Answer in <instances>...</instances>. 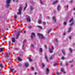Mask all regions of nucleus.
Masks as SVG:
<instances>
[{"instance_id": "nucleus-19", "label": "nucleus", "mask_w": 75, "mask_h": 75, "mask_svg": "<svg viewBox=\"0 0 75 75\" xmlns=\"http://www.w3.org/2000/svg\"><path fill=\"white\" fill-rule=\"evenodd\" d=\"M62 52H63V55H65V51L64 50H62Z\"/></svg>"}, {"instance_id": "nucleus-2", "label": "nucleus", "mask_w": 75, "mask_h": 75, "mask_svg": "<svg viewBox=\"0 0 75 75\" xmlns=\"http://www.w3.org/2000/svg\"><path fill=\"white\" fill-rule=\"evenodd\" d=\"M37 35L40 38H41V39H44V36L42 35V34H41L40 33H37Z\"/></svg>"}, {"instance_id": "nucleus-23", "label": "nucleus", "mask_w": 75, "mask_h": 75, "mask_svg": "<svg viewBox=\"0 0 75 75\" xmlns=\"http://www.w3.org/2000/svg\"><path fill=\"white\" fill-rule=\"evenodd\" d=\"M37 27L38 28H40V29H42V27L40 26H37Z\"/></svg>"}, {"instance_id": "nucleus-1", "label": "nucleus", "mask_w": 75, "mask_h": 75, "mask_svg": "<svg viewBox=\"0 0 75 75\" xmlns=\"http://www.w3.org/2000/svg\"><path fill=\"white\" fill-rule=\"evenodd\" d=\"M11 0H6V7H8L9 6V5L10 4V1Z\"/></svg>"}, {"instance_id": "nucleus-12", "label": "nucleus", "mask_w": 75, "mask_h": 75, "mask_svg": "<svg viewBox=\"0 0 75 75\" xmlns=\"http://www.w3.org/2000/svg\"><path fill=\"white\" fill-rule=\"evenodd\" d=\"M11 40L12 42H15V38H12Z\"/></svg>"}, {"instance_id": "nucleus-27", "label": "nucleus", "mask_w": 75, "mask_h": 75, "mask_svg": "<svg viewBox=\"0 0 75 75\" xmlns=\"http://www.w3.org/2000/svg\"><path fill=\"white\" fill-rule=\"evenodd\" d=\"M42 48H40V49L39 51L40 52H42Z\"/></svg>"}, {"instance_id": "nucleus-30", "label": "nucleus", "mask_w": 75, "mask_h": 75, "mask_svg": "<svg viewBox=\"0 0 75 75\" xmlns=\"http://www.w3.org/2000/svg\"><path fill=\"white\" fill-rule=\"evenodd\" d=\"M51 31V29L49 30L47 32V34H49V33H50V31Z\"/></svg>"}, {"instance_id": "nucleus-61", "label": "nucleus", "mask_w": 75, "mask_h": 75, "mask_svg": "<svg viewBox=\"0 0 75 75\" xmlns=\"http://www.w3.org/2000/svg\"><path fill=\"white\" fill-rule=\"evenodd\" d=\"M24 33H25V31H24Z\"/></svg>"}, {"instance_id": "nucleus-60", "label": "nucleus", "mask_w": 75, "mask_h": 75, "mask_svg": "<svg viewBox=\"0 0 75 75\" xmlns=\"http://www.w3.org/2000/svg\"><path fill=\"white\" fill-rule=\"evenodd\" d=\"M15 0H13V1L14 2Z\"/></svg>"}, {"instance_id": "nucleus-43", "label": "nucleus", "mask_w": 75, "mask_h": 75, "mask_svg": "<svg viewBox=\"0 0 75 75\" xmlns=\"http://www.w3.org/2000/svg\"><path fill=\"white\" fill-rule=\"evenodd\" d=\"M66 24H67V23H66V22H64V25H66Z\"/></svg>"}, {"instance_id": "nucleus-11", "label": "nucleus", "mask_w": 75, "mask_h": 75, "mask_svg": "<svg viewBox=\"0 0 75 75\" xmlns=\"http://www.w3.org/2000/svg\"><path fill=\"white\" fill-rule=\"evenodd\" d=\"M27 21H28L29 22L30 21V18L28 16H27Z\"/></svg>"}, {"instance_id": "nucleus-35", "label": "nucleus", "mask_w": 75, "mask_h": 75, "mask_svg": "<svg viewBox=\"0 0 75 75\" xmlns=\"http://www.w3.org/2000/svg\"><path fill=\"white\" fill-rule=\"evenodd\" d=\"M30 46L31 47H33V48H34V45H33V44H31Z\"/></svg>"}, {"instance_id": "nucleus-22", "label": "nucleus", "mask_w": 75, "mask_h": 75, "mask_svg": "<svg viewBox=\"0 0 75 75\" xmlns=\"http://www.w3.org/2000/svg\"><path fill=\"white\" fill-rule=\"evenodd\" d=\"M3 48H1L0 49V52H3Z\"/></svg>"}, {"instance_id": "nucleus-34", "label": "nucleus", "mask_w": 75, "mask_h": 75, "mask_svg": "<svg viewBox=\"0 0 75 75\" xmlns=\"http://www.w3.org/2000/svg\"><path fill=\"white\" fill-rule=\"evenodd\" d=\"M71 28H69V32H70V31H71Z\"/></svg>"}, {"instance_id": "nucleus-29", "label": "nucleus", "mask_w": 75, "mask_h": 75, "mask_svg": "<svg viewBox=\"0 0 75 75\" xmlns=\"http://www.w3.org/2000/svg\"><path fill=\"white\" fill-rule=\"evenodd\" d=\"M51 31V29L49 30L47 32V34H49V33H50V31Z\"/></svg>"}, {"instance_id": "nucleus-28", "label": "nucleus", "mask_w": 75, "mask_h": 75, "mask_svg": "<svg viewBox=\"0 0 75 75\" xmlns=\"http://www.w3.org/2000/svg\"><path fill=\"white\" fill-rule=\"evenodd\" d=\"M42 68H44V66H45L44 64L43 63L42 64Z\"/></svg>"}, {"instance_id": "nucleus-41", "label": "nucleus", "mask_w": 75, "mask_h": 75, "mask_svg": "<svg viewBox=\"0 0 75 75\" xmlns=\"http://www.w3.org/2000/svg\"><path fill=\"white\" fill-rule=\"evenodd\" d=\"M29 28L30 29L32 28V26H29Z\"/></svg>"}, {"instance_id": "nucleus-63", "label": "nucleus", "mask_w": 75, "mask_h": 75, "mask_svg": "<svg viewBox=\"0 0 75 75\" xmlns=\"http://www.w3.org/2000/svg\"><path fill=\"white\" fill-rule=\"evenodd\" d=\"M69 62H72L70 61Z\"/></svg>"}, {"instance_id": "nucleus-24", "label": "nucleus", "mask_w": 75, "mask_h": 75, "mask_svg": "<svg viewBox=\"0 0 75 75\" xmlns=\"http://www.w3.org/2000/svg\"><path fill=\"white\" fill-rule=\"evenodd\" d=\"M61 71L62 72H64V69H61Z\"/></svg>"}, {"instance_id": "nucleus-3", "label": "nucleus", "mask_w": 75, "mask_h": 75, "mask_svg": "<svg viewBox=\"0 0 75 75\" xmlns=\"http://www.w3.org/2000/svg\"><path fill=\"white\" fill-rule=\"evenodd\" d=\"M21 10H22V7H19V8L18 10V14L20 15V14H21Z\"/></svg>"}, {"instance_id": "nucleus-16", "label": "nucleus", "mask_w": 75, "mask_h": 75, "mask_svg": "<svg viewBox=\"0 0 75 75\" xmlns=\"http://www.w3.org/2000/svg\"><path fill=\"white\" fill-rule=\"evenodd\" d=\"M29 65L28 63H26L25 64V67H27Z\"/></svg>"}, {"instance_id": "nucleus-33", "label": "nucleus", "mask_w": 75, "mask_h": 75, "mask_svg": "<svg viewBox=\"0 0 75 75\" xmlns=\"http://www.w3.org/2000/svg\"><path fill=\"white\" fill-rule=\"evenodd\" d=\"M40 2L41 4H43V3H42V1H41V0H40Z\"/></svg>"}, {"instance_id": "nucleus-56", "label": "nucleus", "mask_w": 75, "mask_h": 75, "mask_svg": "<svg viewBox=\"0 0 75 75\" xmlns=\"http://www.w3.org/2000/svg\"><path fill=\"white\" fill-rule=\"evenodd\" d=\"M71 67H73V65H71Z\"/></svg>"}, {"instance_id": "nucleus-55", "label": "nucleus", "mask_w": 75, "mask_h": 75, "mask_svg": "<svg viewBox=\"0 0 75 75\" xmlns=\"http://www.w3.org/2000/svg\"><path fill=\"white\" fill-rule=\"evenodd\" d=\"M1 71L0 70V74H1Z\"/></svg>"}, {"instance_id": "nucleus-62", "label": "nucleus", "mask_w": 75, "mask_h": 75, "mask_svg": "<svg viewBox=\"0 0 75 75\" xmlns=\"http://www.w3.org/2000/svg\"><path fill=\"white\" fill-rule=\"evenodd\" d=\"M4 38H5V36L4 37Z\"/></svg>"}, {"instance_id": "nucleus-64", "label": "nucleus", "mask_w": 75, "mask_h": 75, "mask_svg": "<svg viewBox=\"0 0 75 75\" xmlns=\"http://www.w3.org/2000/svg\"><path fill=\"white\" fill-rule=\"evenodd\" d=\"M9 43H10V42H9Z\"/></svg>"}, {"instance_id": "nucleus-58", "label": "nucleus", "mask_w": 75, "mask_h": 75, "mask_svg": "<svg viewBox=\"0 0 75 75\" xmlns=\"http://www.w3.org/2000/svg\"><path fill=\"white\" fill-rule=\"evenodd\" d=\"M67 8H68V6H67Z\"/></svg>"}, {"instance_id": "nucleus-53", "label": "nucleus", "mask_w": 75, "mask_h": 75, "mask_svg": "<svg viewBox=\"0 0 75 75\" xmlns=\"http://www.w3.org/2000/svg\"><path fill=\"white\" fill-rule=\"evenodd\" d=\"M47 18H48V19H50V17H47Z\"/></svg>"}, {"instance_id": "nucleus-10", "label": "nucleus", "mask_w": 75, "mask_h": 75, "mask_svg": "<svg viewBox=\"0 0 75 75\" xmlns=\"http://www.w3.org/2000/svg\"><path fill=\"white\" fill-rule=\"evenodd\" d=\"M26 42V40H25L23 41V45L22 46V47H23V50H24V43H25V42Z\"/></svg>"}, {"instance_id": "nucleus-8", "label": "nucleus", "mask_w": 75, "mask_h": 75, "mask_svg": "<svg viewBox=\"0 0 75 75\" xmlns=\"http://www.w3.org/2000/svg\"><path fill=\"white\" fill-rule=\"evenodd\" d=\"M50 52L52 53L53 51V47L52 46L50 50Z\"/></svg>"}, {"instance_id": "nucleus-51", "label": "nucleus", "mask_w": 75, "mask_h": 75, "mask_svg": "<svg viewBox=\"0 0 75 75\" xmlns=\"http://www.w3.org/2000/svg\"><path fill=\"white\" fill-rule=\"evenodd\" d=\"M70 3H72V1L71 0L70 1Z\"/></svg>"}, {"instance_id": "nucleus-40", "label": "nucleus", "mask_w": 75, "mask_h": 75, "mask_svg": "<svg viewBox=\"0 0 75 75\" xmlns=\"http://www.w3.org/2000/svg\"><path fill=\"white\" fill-rule=\"evenodd\" d=\"M46 24V23L45 22H43V24H44V25H45Z\"/></svg>"}, {"instance_id": "nucleus-57", "label": "nucleus", "mask_w": 75, "mask_h": 75, "mask_svg": "<svg viewBox=\"0 0 75 75\" xmlns=\"http://www.w3.org/2000/svg\"><path fill=\"white\" fill-rule=\"evenodd\" d=\"M74 10H75V8L73 9Z\"/></svg>"}, {"instance_id": "nucleus-14", "label": "nucleus", "mask_w": 75, "mask_h": 75, "mask_svg": "<svg viewBox=\"0 0 75 75\" xmlns=\"http://www.w3.org/2000/svg\"><path fill=\"white\" fill-rule=\"evenodd\" d=\"M57 10L58 11L60 10V6H57Z\"/></svg>"}, {"instance_id": "nucleus-54", "label": "nucleus", "mask_w": 75, "mask_h": 75, "mask_svg": "<svg viewBox=\"0 0 75 75\" xmlns=\"http://www.w3.org/2000/svg\"><path fill=\"white\" fill-rule=\"evenodd\" d=\"M19 65H20V66H21V64H19Z\"/></svg>"}, {"instance_id": "nucleus-38", "label": "nucleus", "mask_w": 75, "mask_h": 75, "mask_svg": "<svg viewBox=\"0 0 75 75\" xmlns=\"http://www.w3.org/2000/svg\"><path fill=\"white\" fill-rule=\"evenodd\" d=\"M69 50H70L71 52H72V49L71 48H69Z\"/></svg>"}, {"instance_id": "nucleus-15", "label": "nucleus", "mask_w": 75, "mask_h": 75, "mask_svg": "<svg viewBox=\"0 0 75 75\" xmlns=\"http://www.w3.org/2000/svg\"><path fill=\"white\" fill-rule=\"evenodd\" d=\"M17 59L18 61H21L22 60V59H21V58H20L19 57H17Z\"/></svg>"}, {"instance_id": "nucleus-49", "label": "nucleus", "mask_w": 75, "mask_h": 75, "mask_svg": "<svg viewBox=\"0 0 75 75\" xmlns=\"http://www.w3.org/2000/svg\"><path fill=\"white\" fill-rule=\"evenodd\" d=\"M69 39L70 40H71V36H69Z\"/></svg>"}, {"instance_id": "nucleus-36", "label": "nucleus", "mask_w": 75, "mask_h": 75, "mask_svg": "<svg viewBox=\"0 0 75 75\" xmlns=\"http://www.w3.org/2000/svg\"><path fill=\"white\" fill-rule=\"evenodd\" d=\"M57 65V63H55L53 65L54 66H56Z\"/></svg>"}, {"instance_id": "nucleus-37", "label": "nucleus", "mask_w": 75, "mask_h": 75, "mask_svg": "<svg viewBox=\"0 0 75 75\" xmlns=\"http://www.w3.org/2000/svg\"><path fill=\"white\" fill-rule=\"evenodd\" d=\"M14 18H15L16 19L17 18V16L15 15V16H14Z\"/></svg>"}, {"instance_id": "nucleus-4", "label": "nucleus", "mask_w": 75, "mask_h": 75, "mask_svg": "<svg viewBox=\"0 0 75 75\" xmlns=\"http://www.w3.org/2000/svg\"><path fill=\"white\" fill-rule=\"evenodd\" d=\"M69 22L70 23L71 22H72V23L70 24V25L71 26L74 24V20H73V18H71Z\"/></svg>"}, {"instance_id": "nucleus-25", "label": "nucleus", "mask_w": 75, "mask_h": 75, "mask_svg": "<svg viewBox=\"0 0 75 75\" xmlns=\"http://www.w3.org/2000/svg\"><path fill=\"white\" fill-rule=\"evenodd\" d=\"M0 67H3V66L1 63H0Z\"/></svg>"}, {"instance_id": "nucleus-32", "label": "nucleus", "mask_w": 75, "mask_h": 75, "mask_svg": "<svg viewBox=\"0 0 75 75\" xmlns=\"http://www.w3.org/2000/svg\"><path fill=\"white\" fill-rule=\"evenodd\" d=\"M10 69L11 71L12 72H13V69L11 68H10Z\"/></svg>"}, {"instance_id": "nucleus-50", "label": "nucleus", "mask_w": 75, "mask_h": 75, "mask_svg": "<svg viewBox=\"0 0 75 75\" xmlns=\"http://www.w3.org/2000/svg\"><path fill=\"white\" fill-rule=\"evenodd\" d=\"M64 35H65V33H63Z\"/></svg>"}, {"instance_id": "nucleus-31", "label": "nucleus", "mask_w": 75, "mask_h": 75, "mask_svg": "<svg viewBox=\"0 0 75 75\" xmlns=\"http://www.w3.org/2000/svg\"><path fill=\"white\" fill-rule=\"evenodd\" d=\"M29 60L30 62H32V60H31V58H29Z\"/></svg>"}, {"instance_id": "nucleus-18", "label": "nucleus", "mask_w": 75, "mask_h": 75, "mask_svg": "<svg viewBox=\"0 0 75 75\" xmlns=\"http://www.w3.org/2000/svg\"><path fill=\"white\" fill-rule=\"evenodd\" d=\"M25 6L23 9L24 10H25V9L26 8V7H27V3H25Z\"/></svg>"}, {"instance_id": "nucleus-21", "label": "nucleus", "mask_w": 75, "mask_h": 75, "mask_svg": "<svg viewBox=\"0 0 75 75\" xmlns=\"http://www.w3.org/2000/svg\"><path fill=\"white\" fill-rule=\"evenodd\" d=\"M45 59H46L47 61H48V59H47V55H45Z\"/></svg>"}, {"instance_id": "nucleus-46", "label": "nucleus", "mask_w": 75, "mask_h": 75, "mask_svg": "<svg viewBox=\"0 0 75 75\" xmlns=\"http://www.w3.org/2000/svg\"><path fill=\"white\" fill-rule=\"evenodd\" d=\"M68 65V64L67 63H66V65Z\"/></svg>"}, {"instance_id": "nucleus-26", "label": "nucleus", "mask_w": 75, "mask_h": 75, "mask_svg": "<svg viewBox=\"0 0 75 75\" xmlns=\"http://www.w3.org/2000/svg\"><path fill=\"white\" fill-rule=\"evenodd\" d=\"M38 23L39 24H40L41 23V21L39 20L38 22Z\"/></svg>"}, {"instance_id": "nucleus-39", "label": "nucleus", "mask_w": 75, "mask_h": 75, "mask_svg": "<svg viewBox=\"0 0 75 75\" xmlns=\"http://www.w3.org/2000/svg\"><path fill=\"white\" fill-rule=\"evenodd\" d=\"M65 59V58L64 57H62V59Z\"/></svg>"}, {"instance_id": "nucleus-59", "label": "nucleus", "mask_w": 75, "mask_h": 75, "mask_svg": "<svg viewBox=\"0 0 75 75\" xmlns=\"http://www.w3.org/2000/svg\"><path fill=\"white\" fill-rule=\"evenodd\" d=\"M74 15H75V12L74 13Z\"/></svg>"}, {"instance_id": "nucleus-20", "label": "nucleus", "mask_w": 75, "mask_h": 75, "mask_svg": "<svg viewBox=\"0 0 75 75\" xmlns=\"http://www.w3.org/2000/svg\"><path fill=\"white\" fill-rule=\"evenodd\" d=\"M58 2V1H56L54 2H53V4H56V3H57Z\"/></svg>"}, {"instance_id": "nucleus-48", "label": "nucleus", "mask_w": 75, "mask_h": 75, "mask_svg": "<svg viewBox=\"0 0 75 75\" xmlns=\"http://www.w3.org/2000/svg\"><path fill=\"white\" fill-rule=\"evenodd\" d=\"M52 57H51L50 58V59H52Z\"/></svg>"}, {"instance_id": "nucleus-5", "label": "nucleus", "mask_w": 75, "mask_h": 75, "mask_svg": "<svg viewBox=\"0 0 75 75\" xmlns=\"http://www.w3.org/2000/svg\"><path fill=\"white\" fill-rule=\"evenodd\" d=\"M34 37H35V33H32L30 38H31L33 39Z\"/></svg>"}, {"instance_id": "nucleus-13", "label": "nucleus", "mask_w": 75, "mask_h": 75, "mask_svg": "<svg viewBox=\"0 0 75 75\" xmlns=\"http://www.w3.org/2000/svg\"><path fill=\"white\" fill-rule=\"evenodd\" d=\"M52 18L53 20L55 22H56V20L57 19H56V18L55 17V16H53L52 17Z\"/></svg>"}, {"instance_id": "nucleus-17", "label": "nucleus", "mask_w": 75, "mask_h": 75, "mask_svg": "<svg viewBox=\"0 0 75 75\" xmlns=\"http://www.w3.org/2000/svg\"><path fill=\"white\" fill-rule=\"evenodd\" d=\"M34 9V7L32 6H30V10H33Z\"/></svg>"}, {"instance_id": "nucleus-9", "label": "nucleus", "mask_w": 75, "mask_h": 75, "mask_svg": "<svg viewBox=\"0 0 75 75\" xmlns=\"http://www.w3.org/2000/svg\"><path fill=\"white\" fill-rule=\"evenodd\" d=\"M5 54H6V58H8V56L10 55L9 53H7V52H6L5 53Z\"/></svg>"}, {"instance_id": "nucleus-42", "label": "nucleus", "mask_w": 75, "mask_h": 75, "mask_svg": "<svg viewBox=\"0 0 75 75\" xmlns=\"http://www.w3.org/2000/svg\"><path fill=\"white\" fill-rule=\"evenodd\" d=\"M31 69H32V70H34V67H32Z\"/></svg>"}, {"instance_id": "nucleus-45", "label": "nucleus", "mask_w": 75, "mask_h": 75, "mask_svg": "<svg viewBox=\"0 0 75 75\" xmlns=\"http://www.w3.org/2000/svg\"><path fill=\"white\" fill-rule=\"evenodd\" d=\"M45 48L46 49H47V46L45 45Z\"/></svg>"}, {"instance_id": "nucleus-52", "label": "nucleus", "mask_w": 75, "mask_h": 75, "mask_svg": "<svg viewBox=\"0 0 75 75\" xmlns=\"http://www.w3.org/2000/svg\"><path fill=\"white\" fill-rule=\"evenodd\" d=\"M37 74V72H35L34 73V75H36Z\"/></svg>"}, {"instance_id": "nucleus-47", "label": "nucleus", "mask_w": 75, "mask_h": 75, "mask_svg": "<svg viewBox=\"0 0 75 75\" xmlns=\"http://www.w3.org/2000/svg\"><path fill=\"white\" fill-rule=\"evenodd\" d=\"M57 75H59V73H57Z\"/></svg>"}, {"instance_id": "nucleus-6", "label": "nucleus", "mask_w": 75, "mask_h": 75, "mask_svg": "<svg viewBox=\"0 0 75 75\" xmlns=\"http://www.w3.org/2000/svg\"><path fill=\"white\" fill-rule=\"evenodd\" d=\"M50 71H49V69L48 68H46V73L47 74H48Z\"/></svg>"}, {"instance_id": "nucleus-7", "label": "nucleus", "mask_w": 75, "mask_h": 75, "mask_svg": "<svg viewBox=\"0 0 75 75\" xmlns=\"http://www.w3.org/2000/svg\"><path fill=\"white\" fill-rule=\"evenodd\" d=\"M20 32H18V34L16 35V39H18V37H19V35H20Z\"/></svg>"}, {"instance_id": "nucleus-44", "label": "nucleus", "mask_w": 75, "mask_h": 75, "mask_svg": "<svg viewBox=\"0 0 75 75\" xmlns=\"http://www.w3.org/2000/svg\"><path fill=\"white\" fill-rule=\"evenodd\" d=\"M57 39H55V40H54V41H55V42H57Z\"/></svg>"}]
</instances>
